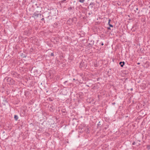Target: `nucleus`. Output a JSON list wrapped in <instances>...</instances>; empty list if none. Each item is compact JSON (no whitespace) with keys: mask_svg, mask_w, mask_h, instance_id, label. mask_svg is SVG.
Here are the masks:
<instances>
[{"mask_svg":"<svg viewBox=\"0 0 150 150\" xmlns=\"http://www.w3.org/2000/svg\"><path fill=\"white\" fill-rule=\"evenodd\" d=\"M51 13V12H46L44 13V15H43L42 16V17H45V18H46L48 19L50 17H51L50 13ZM52 18L51 17V19Z\"/></svg>","mask_w":150,"mask_h":150,"instance_id":"obj_2","label":"nucleus"},{"mask_svg":"<svg viewBox=\"0 0 150 150\" xmlns=\"http://www.w3.org/2000/svg\"><path fill=\"white\" fill-rule=\"evenodd\" d=\"M72 8L73 7H69L68 8V10L69 11H70L72 9Z\"/></svg>","mask_w":150,"mask_h":150,"instance_id":"obj_15","label":"nucleus"},{"mask_svg":"<svg viewBox=\"0 0 150 150\" xmlns=\"http://www.w3.org/2000/svg\"><path fill=\"white\" fill-rule=\"evenodd\" d=\"M24 57H26L25 56H24Z\"/></svg>","mask_w":150,"mask_h":150,"instance_id":"obj_36","label":"nucleus"},{"mask_svg":"<svg viewBox=\"0 0 150 150\" xmlns=\"http://www.w3.org/2000/svg\"><path fill=\"white\" fill-rule=\"evenodd\" d=\"M113 104H115V103H113Z\"/></svg>","mask_w":150,"mask_h":150,"instance_id":"obj_34","label":"nucleus"},{"mask_svg":"<svg viewBox=\"0 0 150 150\" xmlns=\"http://www.w3.org/2000/svg\"><path fill=\"white\" fill-rule=\"evenodd\" d=\"M124 62H120L119 63V64L120 65V66L122 67H123L125 65Z\"/></svg>","mask_w":150,"mask_h":150,"instance_id":"obj_8","label":"nucleus"},{"mask_svg":"<svg viewBox=\"0 0 150 150\" xmlns=\"http://www.w3.org/2000/svg\"><path fill=\"white\" fill-rule=\"evenodd\" d=\"M4 80L5 81H7V83L9 85H12L15 83L14 80L10 77H6Z\"/></svg>","mask_w":150,"mask_h":150,"instance_id":"obj_1","label":"nucleus"},{"mask_svg":"<svg viewBox=\"0 0 150 150\" xmlns=\"http://www.w3.org/2000/svg\"><path fill=\"white\" fill-rule=\"evenodd\" d=\"M87 67V64L83 61H82L80 64L79 67L80 68H86Z\"/></svg>","mask_w":150,"mask_h":150,"instance_id":"obj_3","label":"nucleus"},{"mask_svg":"<svg viewBox=\"0 0 150 150\" xmlns=\"http://www.w3.org/2000/svg\"><path fill=\"white\" fill-rule=\"evenodd\" d=\"M67 82H68V81H64V83H64V85H66V86H67H67H69V84L70 83H69V84H66V83H67Z\"/></svg>","mask_w":150,"mask_h":150,"instance_id":"obj_13","label":"nucleus"},{"mask_svg":"<svg viewBox=\"0 0 150 150\" xmlns=\"http://www.w3.org/2000/svg\"><path fill=\"white\" fill-rule=\"evenodd\" d=\"M86 86H88V87H89V86H88V85H86Z\"/></svg>","mask_w":150,"mask_h":150,"instance_id":"obj_30","label":"nucleus"},{"mask_svg":"<svg viewBox=\"0 0 150 150\" xmlns=\"http://www.w3.org/2000/svg\"><path fill=\"white\" fill-rule=\"evenodd\" d=\"M58 24L57 23H55L53 25V26L54 28H57L58 27Z\"/></svg>","mask_w":150,"mask_h":150,"instance_id":"obj_10","label":"nucleus"},{"mask_svg":"<svg viewBox=\"0 0 150 150\" xmlns=\"http://www.w3.org/2000/svg\"><path fill=\"white\" fill-rule=\"evenodd\" d=\"M136 10H138V8H137L136 9Z\"/></svg>","mask_w":150,"mask_h":150,"instance_id":"obj_28","label":"nucleus"},{"mask_svg":"<svg viewBox=\"0 0 150 150\" xmlns=\"http://www.w3.org/2000/svg\"><path fill=\"white\" fill-rule=\"evenodd\" d=\"M50 56H53H53H54V53H53V52L51 54H50Z\"/></svg>","mask_w":150,"mask_h":150,"instance_id":"obj_21","label":"nucleus"},{"mask_svg":"<svg viewBox=\"0 0 150 150\" xmlns=\"http://www.w3.org/2000/svg\"><path fill=\"white\" fill-rule=\"evenodd\" d=\"M95 5V4L93 2H91L89 4V7L91 9L92 8L93 6H94Z\"/></svg>","mask_w":150,"mask_h":150,"instance_id":"obj_6","label":"nucleus"},{"mask_svg":"<svg viewBox=\"0 0 150 150\" xmlns=\"http://www.w3.org/2000/svg\"><path fill=\"white\" fill-rule=\"evenodd\" d=\"M10 1H11V0H9Z\"/></svg>","mask_w":150,"mask_h":150,"instance_id":"obj_37","label":"nucleus"},{"mask_svg":"<svg viewBox=\"0 0 150 150\" xmlns=\"http://www.w3.org/2000/svg\"><path fill=\"white\" fill-rule=\"evenodd\" d=\"M14 118L15 120H17L18 119V117L17 115H15L14 116Z\"/></svg>","mask_w":150,"mask_h":150,"instance_id":"obj_11","label":"nucleus"},{"mask_svg":"<svg viewBox=\"0 0 150 150\" xmlns=\"http://www.w3.org/2000/svg\"><path fill=\"white\" fill-rule=\"evenodd\" d=\"M11 74L13 76L16 77L17 75L18 74L15 72H12L11 73Z\"/></svg>","mask_w":150,"mask_h":150,"instance_id":"obj_7","label":"nucleus"},{"mask_svg":"<svg viewBox=\"0 0 150 150\" xmlns=\"http://www.w3.org/2000/svg\"><path fill=\"white\" fill-rule=\"evenodd\" d=\"M39 15H40V16L41 15V14H40L38 11H36L33 14V16H32V17H36V18L38 17Z\"/></svg>","mask_w":150,"mask_h":150,"instance_id":"obj_4","label":"nucleus"},{"mask_svg":"<svg viewBox=\"0 0 150 150\" xmlns=\"http://www.w3.org/2000/svg\"><path fill=\"white\" fill-rule=\"evenodd\" d=\"M49 107L50 108V110L51 112H53L54 111L55 109L53 105H51Z\"/></svg>","mask_w":150,"mask_h":150,"instance_id":"obj_5","label":"nucleus"},{"mask_svg":"<svg viewBox=\"0 0 150 150\" xmlns=\"http://www.w3.org/2000/svg\"><path fill=\"white\" fill-rule=\"evenodd\" d=\"M109 25L110 27H113V25L111 24H109Z\"/></svg>","mask_w":150,"mask_h":150,"instance_id":"obj_19","label":"nucleus"},{"mask_svg":"<svg viewBox=\"0 0 150 150\" xmlns=\"http://www.w3.org/2000/svg\"><path fill=\"white\" fill-rule=\"evenodd\" d=\"M111 21V20L110 19H109L108 20V25H109V24H110V22Z\"/></svg>","mask_w":150,"mask_h":150,"instance_id":"obj_20","label":"nucleus"},{"mask_svg":"<svg viewBox=\"0 0 150 150\" xmlns=\"http://www.w3.org/2000/svg\"><path fill=\"white\" fill-rule=\"evenodd\" d=\"M67 0H62L61 1H60V2H59V3L60 4H61V3H62L65 1H66Z\"/></svg>","mask_w":150,"mask_h":150,"instance_id":"obj_14","label":"nucleus"},{"mask_svg":"<svg viewBox=\"0 0 150 150\" xmlns=\"http://www.w3.org/2000/svg\"><path fill=\"white\" fill-rule=\"evenodd\" d=\"M108 29L109 30H111V28L110 27H108Z\"/></svg>","mask_w":150,"mask_h":150,"instance_id":"obj_25","label":"nucleus"},{"mask_svg":"<svg viewBox=\"0 0 150 150\" xmlns=\"http://www.w3.org/2000/svg\"><path fill=\"white\" fill-rule=\"evenodd\" d=\"M140 64V63H137V64Z\"/></svg>","mask_w":150,"mask_h":150,"instance_id":"obj_29","label":"nucleus"},{"mask_svg":"<svg viewBox=\"0 0 150 150\" xmlns=\"http://www.w3.org/2000/svg\"><path fill=\"white\" fill-rule=\"evenodd\" d=\"M88 14L89 15H90L91 14L90 13H89Z\"/></svg>","mask_w":150,"mask_h":150,"instance_id":"obj_27","label":"nucleus"},{"mask_svg":"<svg viewBox=\"0 0 150 150\" xmlns=\"http://www.w3.org/2000/svg\"><path fill=\"white\" fill-rule=\"evenodd\" d=\"M139 13H140V11H139L137 12V13H138V14H139Z\"/></svg>","mask_w":150,"mask_h":150,"instance_id":"obj_26","label":"nucleus"},{"mask_svg":"<svg viewBox=\"0 0 150 150\" xmlns=\"http://www.w3.org/2000/svg\"><path fill=\"white\" fill-rule=\"evenodd\" d=\"M62 112L64 115H65L66 114V110L65 109H62Z\"/></svg>","mask_w":150,"mask_h":150,"instance_id":"obj_9","label":"nucleus"},{"mask_svg":"<svg viewBox=\"0 0 150 150\" xmlns=\"http://www.w3.org/2000/svg\"><path fill=\"white\" fill-rule=\"evenodd\" d=\"M85 0H79V1L81 3H83Z\"/></svg>","mask_w":150,"mask_h":150,"instance_id":"obj_16","label":"nucleus"},{"mask_svg":"<svg viewBox=\"0 0 150 150\" xmlns=\"http://www.w3.org/2000/svg\"><path fill=\"white\" fill-rule=\"evenodd\" d=\"M147 149L148 150L150 149V145H147L146 147Z\"/></svg>","mask_w":150,"mask_h":150,"instance_id":"obj_17","label":"nucleus"},{"mask_svg":"<svg viewBox=\"0 0 150 150\" xmlns=\"http://www.w3.org/2000/svg\"><path fill=\"white\" fill-rule=\"evenodd\" d=\"M41 20L42 21H43L44 20V18H42L41 19Z\"/></svg>","mask_w":150,"mask_h":150,"instance_id":"obj_24","label":"nucleus"},{"mask_svg":"<svg viewBox=\"0 0 150 150\" xmlns=\"http://www.w3.org/2000/svg\"><path fill=\"white\" fill-rule=\"evenodd\" d=\"M135 142H133V143H132V145H135Z\"/></svg>","mask_w":150,"mask_h":150,"instance_id":"obj_22","label":"nucleus"},{"mask_svg":"<svg viewBox=\"0 0 150 150\" xmlns=\"http://www.w3.org/2000/svg\"><path fill=\"white\" fill-rule=\"evenodd\" d=\"M73 80H75V79H73Z\"/></svg>","mask_w":150,"mask_h":150,"instance_id":"obj_32","label":"nucleus"},{"mask_svg":"<svg viewBox=\"0 0 150 150\" xmlns=\"http://www.w3.org/2000/svg\"><path fill=\"white\" fill-rule=\"evenodd\" d=\"M131 91H132V90H133V89H132V88H131Z\"/></svg>","mask_w":150,"mask_h":150,"instance_id":"obj_31","label":"nucleus"},{"mask_svg":"<svg viewBox=\"0 0 150 150\" xmlns=\"http://www.w3.org/2000/svg\"><path fill=\"white\" fill-rule=\"evenodd\" d=\"M100 44L102 46H103L104 45V44H103V42H101Z\"/></svg>","mask_w":150,"mask_h":150,"instance_id":"obj_23","label":"nucleus"},{"mask_svg":"<svg viewBox=\"0 0 150 150\" xmlns=\"http://www.w3.org/2000/svg\"><path fill=\"white\" fill-rule=\"evenodd\" d=\"M89 45H90V43H89Z\"/></svg>","mask_w":150,"mask_h":150,"instance_id":"obj_35","label":"nucleus"},{"mask_svg":"<svg viewBox=\"0 0 150 150\" xmlns=\"http://www.w3.org/2000/svg\"><path fill=\"white\" fill-rule=\"evenodd\" d=\"M100 121H99V122L98 123L97 125L98 127L99 128H100L101 127H100V125H101V124H100Z\"/></svg>","mask_w":150,"mask_h":150,"instance_id":"obj_12","label":"nucleus"},{"mask_svg":"<svg viewBox=\"0 0 150 150\" xmlns=\"http://www.w3.org/2000/svg\"><path fill=\"white\" fill-rule=\"evenodd\" d=\"M134 11L135 12H136V10H134Z\"/></svg>","mask_w":150,"mask_h":150,"instance_id":"obj_33","label":"nucleus"},{"mask_svg":"<svg viewBox=\"0 0 150 150\" xmlns=\"http://www.w3.org/2000/svg\"><path fill=\"white\" fill-rule=\"evenodd\" d=\"M49 100L50 101H52L53 100L51 98H49Z\"/></svg>","mask_w":150,"mask_h":150,"instance_id":"obj_18","label":"nucleus"}]
</instances>
